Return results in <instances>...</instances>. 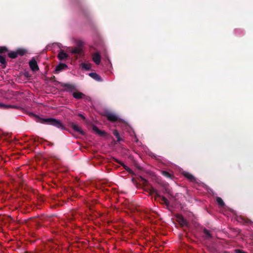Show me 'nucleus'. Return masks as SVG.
Instances as JSON below:
<instances>
[{
	"label": "nucleus",
	"instance_id": "1",
	"mask_svg": "<svg viewBox=\"0 0 253 253\" xmlns=\"http://www.w3.org/2000/svg\"><path fill=\"white\" fill-rule=\"evenodd\" d=\"M39 122L42 124L52 125L62 130L65 129V126L60 120L52 118L40 119Z\"/></svg>",
	"mask_w": 253,
	"mask_h": 253
},
{
	"label": "nucleus",
	"instance_id": "2",
	"mask_svg": "<svg viewBox=\"0 0 253 253\" xmlns=\"http://www.w3.org/2000/svg\"><path fill=\"white\" fill-rule=\"evenodd\" d=\"M106 116L107 119L112 122H121V120L119 117L116 114L108 112L106 113Z\"/></svg>",
	"mask_w": 253,
	"mask_h": 253
},
{
	"label": "nucleus",
	"instance_id": "3",
	"mask_svg": "<svg viewBox=\"0 0 253 253\" xmlns=\"http://www.w3.org/2000/svg\"><path fill=\"white\" fill-rule=\"evenodd\" d=\"M62 86L66 91L72 92L76 89V86L73 84H64Z\"/></svg>",
	"mask_w": 253,
	"mask_h": 253
},
{
	"label": "nucleus",
	"instance_id": "4",
	"mask_svg": "<svg viewBox=\"0 0 253 253\" xmlns=\"http://www.w3.org/2000/svg\"><path fill=\"white\" fill-rule=\"evenodd\" d=\"M29 66L31 70L33 71H37L39 70V67L36 61L33 59L29 61Z\"/></svg>",
	"mask_w": 253,
	"mask_h": 253
},
{
	"label": "nucleus",
	"instance_id": "5",
	"mask_svg": "<svg viewBox=\"0 0 253 253\" xmlns=\"http://www.w3.org/2000/svg\"><path fill=\"white\" fill-rule=\"evenodd\" d=\"M70 126L76 131L79 132L81 134H84V133L82 130L81 128L78 125L71 123L70 124Z\"/></svg>",
	"mask_w": 253,
	"mask_h": 253
},
{
	"label": "nucleus",
	"instance_id": "6",
	"mask_svg": "<svg viewBox=\"0 0 253 253\" xmlns=\"http://www.w3.org/2000/svg\"><path fill=\"white\" fill-rule=\"evenodd\" d=\"M100 55L98 53H95L93 55L92 60L97 65H99L100 62Z\"/></svg>",
	"mask_w": 253,
	"mask_h": 253
},
{
	"label": "nucleus",
	"instance_id": "7",
	"mask_svg": "<svg viewBox=\"0 0 253 253\" xmlns=\"http://www.w3.org/2000/svg\"><path fill=\"white\" fill-rule=\"evenodd\" d=\"M183 174L184 176L187 177L191 181L195 182L196 181L195 177L189 172L187 171H184Z\"/></svg>",
	"mask_w": 253,
	"mask_h": 253
},
{
	"label": "nucleus",
	"instance_id": "8",
	"mask_svg": "<svg viewBox=\"0 0 253 253\" xmlns=\"http://www.w3.org/2000/svg\"><path fill=\"white\" fill-rule=\"evenodd\" d=\"M67 68V65L64 63H60L57 65L55 68V71L56 73H59L62 70Z\"/></svg>",
	"mask_w": 253,
	"mask_h": 253
},
{
	"label": "nucleus",
	"instance_id": "9",
	"mask_svg": "<svg viewBox=\"0 0 253 253\" xmlns=\"http://www.w3.org/2000/svg\"><path fill=\"white\" fill-rule=\"evenodd\" d=\"M88 75L91 78H92L95 81H97L98 82L102 81L101 78L96 73H89Z\"/></svg>",
	"mask_w": 253,
	"mask_h": 253
},
{
	"label": "nucleus",
	"instance_id": "10",
	"mask_svg": "<svg viewBox=\"0 0 253 253\" xmlns=\"http://www.w3.org/2000/svg\"><path fill=\"white\" fill-rule=\"evenodd\" d=\"M68 57V55L65 53L63 50L60 51L58 54V57L61 60H64Z\"/></svg>",
	"mask_w": 253,
	"mask_h": 253
},
{
	"label": "nucleus",
	"instance_id": "11",
	"mask_svg": "<svg viewBox=\"0 0 253 253\" xmlns=\"http://www.w3.org/2000/svg\"><path fill=\"white\" fill-rule=\"evenodd\" d=\"M93 131L97 134L99 135H103L105 133L104 131L100 130L99 128L96 126H93L92 127Z\"/></svg>",
	"mask_w": 253,
	"mask_h": 253
},
{
	"label": "nucleus",
	"instance_id": "12",
	"mask_svg": "<svg viewBox=\"0 0 253 253\" xmlns=\"http://www.w3.org/2000/svg\"><path fill=\"white\" fill-rule=\"evenodd\" d=\"M81 66L82 68L87 71L91 70V65L90 63H83L81 64Z\"/></svg>",
	"mask_w": 253,
	"mask_h": 253
},
{
	"label": "nucleus",
	"instance_id": "13",
	"mask_svg": "<svg viewBox=\"0 0 253 253\" xmlns=\"http://www.w3.org/2000/svg\"><path fill=\"white\" fill-rule=\"evenodd\" d=\"M84 95V94L80 92H74L73 93V97L78 99L82 98Z\"/></svg>",
	"mask_w": 253,
	"mask_h": 253
},
{
	"label": "nucleus",
	"instance_id": "14",
	"mask_svg": "<svg viewBox=\"0 0 253 253\" xmlns=\"http://www.w3.org/2000/svg\"><path fill=\"white\" fill-rule=\"evenodd\" d=\"M161 198V202L167 206H169V200L166 199L165 197L162 196L160 197Z\"/></svg>",
	"mask_w": 253,
	"mask_h": 253
},
{
	"label": "nucleus",
	"instance_id": "15",
	"mask_svg": "<svg viewBox=\"0 0 253 253\" xmlns=\"http://www.w3.org/2000/svg\"><path fill=\"white\" fill-rule=\"evenodd\" d=\"M71 53H73V54H75V53H77V54H79L81 52V49L80 47H75V48L74 49H72V50L71 51Z\"/></svg>",
	"mask_w": 253,
	"mask_h": 253
},
{
	"label": "nucleus",
	"instance_id": "16",
	"mask_svg": "<svg viewBox=\"0 0 253 253\" xmlns=\"http://www.w3.org/2000/svg\"><path fill=\"white\" fill-rule=\"evenodd\" d=\"M8 56L11 58H15L17 56V52L16 51H12L8 53Z\"/></svg>",
	"mask_w": 253,
	"mask_h": 253
},
{
	"label": "nucleus",
	"instance_id": "17",
	"mask_svg": "<svg viewBox=\"0 0 253 253\" xmlns=\"http://www.w3.org/2000/svg\"><path fill=\"white\" fill-rule=\"evenodd\" d=\"M113 133L115 136L116 138L117 139V140L118 141H120L121 140V139L120 137L119 133L117 130H114L113 131Z\"/></svg>",
	"mask_w": 253,
	"mask_h": 253
},
{
	"label": "nucleus",
	"instance_id": "18",
	"mask_svg": "<svg viewBox=\"0 0 253 253\" xmlns=\"http://www.w3.org/2000/svg\"><path fill=\"white\" fill-rule=\"evenodd\" d=\"M204 233L205 236L207 238L210 239V238H211V235L210 231L209 230H208L207 229H204Z\"/></svg>",
	"mask_w": 253,
	"mask_h": 253
},
{
	"label": "nucleus",
	"instance_id": "19",
	"mask_svg": "<svg viewBox=\"0 0 253 253\" xmlns=\"http://www.w3.org/2000/svg\"><path fill=\"white\" fill-rule=\"evenodd\" d=\"M216 202L218 203V204L221 207H222L224 205V202L223 201L222 199L220 198V197L216 198Z\"/></svg>",
	"mask_w": 253,
	"mask_h": 253
},
{
	"label": "nucleus",
	"instance_id": "20",
	"mask_svg": "<svg viewBox=\"0 0 253 253\" xmlns=\"http://www.w3.org/2000/svg\"><path fill=\"white\" fill-rule=\"evenodd\" d=\"M16 52H17V55H23L25 53L26 50L25 49L20 48V49H17L16 50Z\"/></svg>",
	"mask_w": 253,
	"mask_h": 253
},
{
	"label": "nucleus",
	"instance_id": "21",
	"mask_svg": "<svg viewBox=\"0 0 253 253\" xmlns=\"http://www.w3.org/2000/svg\"><path fill=\"white\" fill-rule=\"evenodd\" d=\"M162 173L163 174V175H164L165 176H166L167 177L170 178H171L170 174H169V172H168L166 171H165V170L162 171Z\"/></svg>",
	"mask_w": 253,
	"mask_h": 253
},
{
	"label": "nucleus",
	"instance_id": "22",
	"mask_svg": "<svg viewBox=\"0 0 253 253\" xmlns=\"http://www.w3.org/2000/svg\"><path fill=\"white\" fill-rule=\"evenodd\" d=\"M0 62L2 64H4L5 63V58L3 56H1V55H0Z\"/></svg>",
	"mask_w": 253,
	"mask_h": 253
},
{
	"label": "nucleus",
	"instance_id": "23",
	"mask_svg": "<svg viewBox=\"0 0 253 253\" xmlns=\"http://www.w3.org/2000/svg\"><path fill=\"white\" fill-rule=\"evenodd\" d=\"M0 106H2L5 108H8V107H12V106L11 105H5L2 104H0Z\"/></svg>",
	"mask_w": 253,
	"mask_h": 253
},
{
	"label": "nucleus",
	"instance_id": "24",
	"mask_svg": "<svg viewBox=\"0 0 253 253\" xmlns=\"http://www.w3.org/2000/svg\"><path fill=\"white\" fill-rule=\"evenodd\" d=\"M235 251L236 253H247L243 252L242 251H241L240 250H236Z\"/></svg>",
	"mask_w": 253,
	"mask_h": 253
},
{
	"label": "nucleus",
	"instance_id": "25",
	"mask_svg": "<svg viewBox=\"0 0 253 253\" xmlns=\"http://www.w3.org/2000/svg\"><path fill=\"white\" fill-rule=\"evenodd\" d=\"M6 49L5 48H2V49H0V52H3Z\"/></svg>",
	"mask_w": 253,
	"mask_h": 253
},
{
	"label": "nucleus",
	"instance_id": "26",
	"mask_svg": "<svg viewBox=\"0 0 253 253\" xmlns=\"http://www.w3.org/2000/svg\"><path fill=\"white\" fill-rule=\"evenodd\" d=\"M181 220H182V221H181V224H185V221L184 220V219H183V218H182V219H181Z\"/></svg>",
	"mask_w": 253,
	"mask_h": 253
},
{
	"label": "nucleus",
	"instance_id": "27",
	"mask_svg": "<svg viewBox=\"0 0 253 253\" xmlns=\"http://www.w3.org/2000/svg\"><path fill=\"white\" fill-rule=\"evenodd\" d=\"M79 115L82 118H83V119H84V117L81 114H79Z\"/></svg>",
	"mask_w": 253,
	"mask_h": 253
},
{
	"label": "nucleus",
	"instance_id": "28",
	"mask_svg": "<svg viewBox=\"0 0 253 253\" xmlns=\"http://www.w3.org/2000/svg\"><path fill=\"white\" fill-rule=\"evenodd\" d=\"M126 167V168H125L126 169L128 170L129 169L127 167Z\"/></svg>",
	"mask_w": 253,
	"mask_h": 253
}]
</instances>
